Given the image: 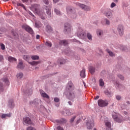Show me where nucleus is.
Returning <instances> with one entry per match:
<instances>
[{
  "instance_id": "a878e982",
  "label": "nucleus",
  "mask_w": 130,
  "mask_h": 130,
  "mask_svg": "<svg viewBox=\"0 0 130 130\" xmlns=\"http://www.w3.org/2000/svg\"><path fill=\"white\" fill-rule=\"evenodd\" d=\"M12 116L11 114H3L2 115V118H6V117H11Z\"/></svg>"
},
{
  "instance_id": "f3484780",
  "label": "nucleus",
  "mask_w": 130,
  "mask_h": 130,
  "mask_svg": "<svg viewBox=\"0 0 130 130\" xmlns=\"http://www.w3.org/2000/svg\"><path fill=\"white\" fill-rule=\"evenodd\" d=\"M102 25H110V21H109L107 18L105 19L104 20H102Z\"/></svg>"
},
{
  "instance_id": "a19ab883",
  "label": "nucleus",
  "mask_w": 130,
  "mask_h": 130,
  "mask_svg": "<svg viewBox=\"0 0 130 130\" xmlns=\"http://www.w3.org/2000/svg\"><path fill=\"white\" fill-rule=\"evenodd\" d=\"M17 6H19V7H22V8H23L24 10H26V7H25V6H24L22 4L18 3Z\"/></svg>"
},
{
  "instance_id": "5fc2aeb1",
  "label": "nucleus",
  "mask_w": 130,
  "mask_h": 130,
  "mask_svg": "<svg viewBox=\"0 0 130 130\" xmlns=\"http://www.w3.org/2000/svg\"><path fill=\"white\" fill-rule=\"evenodd\" d=\"M53 2L55 4H56V3H58V2H59V0H53Z\"/></svg>"
},
{
  "instance_id": "aec40b11",
  "label": "nucleus",
  "mask_w": 130,
  "mask_h": 130,
  "mask_svg": "<svg viewBox=\"0 0 130 130\" xmlns=\"http://www.w3.org/2000/svg\"><path fill=\"white\" fill-rule=\"evenodd\" d=\"M19 62L17 65V68L18 69H24V66H23V61L20 59H19Z\"/></svg>"
},
{
  "instance_id": "f8f14e48",
  "label": "nucleus",
  "mask_w": 130,
  "mask_h": 130,
  "mask_svg": "<svg viewBox=\"0 0 130 130\" xmlns=\"http://www.w3.org/2000/svg\"><path fill=\"white\" fill-rule=\"evenodd\" d=\"M24 29L27 31V32H28V33H30V34H33L34 31L32 28H31L30 26L28 25H24L23 26Z\"/></svg>"
},
{
  "instance_id": "6e6552de",
  "label": "nucleus",
  "mask_w": 130,
  "mask_h": 130,
  "mask_svg": "<svg viewBox=\"0 0 130 130\" xmlns=\"http://www.w3.org/2000/svg\"><path fill=\"white\" fill-rule=\"evenodd\" d=\"M117 30L120 36H122L124 31V27H123V26L121 24L119 25Z\"/></svg>"
},
{
  "instance_id": "338daca9",
  "label": "nucleus",
  "mask_w": 130,
  "mask_h": 130,
  "mask_svg": "<svg viewBox=\"0 0 130 130\" xmlns=\"http://www.w3.org/2000/svg\"><path fill=\"white\" fill-rule=\"evenodd\" d=\"M3 87V83H0V88Z\"/></svg>"
},
{
  "instance_id": "ea45409f",
  "label": "nucleus",
  "mask_w": 130,
  "mask_h": 130,
  "mask_svg": "<svg viewBox=\"0 0 130 130\" xmlns=\"http://www.w3.org/2000/svg\"><path fill=\"white\" fill-rule=\"evenodd\" d=\"M76 116H74L72 118H71V120H70L71 123H73V122H74L75 119H76Z\"/></svg>"
},
{
  "instance_id": "0eeeda50",
  "label": "nucleus",
  "mask_w": 130,
  "mask_h": 130,
  "mask_svg": "<svg viewBox=\"0 0 130 130\" xmlns=\"http://www.w3.org/2000/svg\"><path fill=\"white\" fill-rule=\"evenodd\" d=\"M64 32L65 33H70L72 31V26H71V25L70 24L67 23L64 24Z\"/></svg>"
},
{
  "instance_id": "39448f33",
  "label": "nucleus",
  "mask_w": 130,
  "mask_h": 130,
  "mask_svg": "<svg viewBox=\"0 0 130 130\" xmlns=\"http://www.w3.org/2000/svg\"><path fill=\"white\" fill-rule=\"evenodd\" d=\"M40 6L38 4H34L32 5H31V10L32 11H33V12H34V13H35L36 14H37V15H41V14H40V11L39 10V8H40Z\"/></svg>"
},
{
  "instance_id": "bb28decb",
  "label": "nucleus",
  "mask_w": 130,
  "mask_h": 130,
  "mask_svg": "<svg viewBox=\"0 0 130 130\" xmlns=\"http://www.w3.org/2000/svg\"><path fill=\"white\" fill-rule=\"evenodd\" d=\"M57 63H59L60 64H64V63H66V60L64 59H59L57 60Z\"/></svg>"
},
{
  "instance_id": "9b49d317",
  "label": "nucleus",
  "mask_w": 130,
  "mask_h": 130,
  "mask_svg": "<svg viewBox=\"0 0 130 130\" xmlns=\"http://www.w3.org/2000/svg\"><path fill=\"white\" fill-rule=\"evenodd\" d=\"M67 89H68V90H69V91L74 90L75 86H74V84H73V82H72V81H70L68 83V84L67 86Z\"/></svg>"
},
{
  "instance_id": "393cba45",
  "label": "nucleus",
  "mask_w": 130,
  "mask_h": 130,
  "mask_svg": "<svg viewBox=\"0 0 130 130\" xmlns=\"http://www.w3.org/2000/svg\"><path fill=\"white\" fill-rule=\"evenodd\" d=\"M8 61H10V62H13V61H17V59L15 57H13L12 56H9Z\"/></svg>"
},
{
  "instance_id": "f03ea898",
  "label": "nucleus",
  "mask_w": 130,
  "mask_h": 130,
  "mask_svg": "<svg viewBox=\"0 0 130 130\" xmlns=\"http://www.w3.org/2000/svg\"><path fill=\"white\" fill-rule=\"evenodd\" d=\"M66 10L68 14H71V18H72V19H76V18H77V13H76V10H73L70 6H68L66 8Z\"/></svg>"
},
{
  "instance_id": "c9c22d12",
  "label": "nucleus",
  "mask_w": 130,
  "mask_h": 130,
  "mask_svg": "<svg viewBox=\"0 0 130 130\" xmlns=\"http://www.w3.org/2000/svg\"><path fill=\"white\" fill-rule=\"evenodd\" d=\"M107 52L109 53L110 56H114V54H113V53L111 51H110L109 49H107Z\"/></svg>"
},
{
  "instance_id": "8fccbe9b",
  "label": "nucleus",
  "mask_w": 130,
  "mask_h": 130,
  "mask_svg": "<svg viewBox=\"0 0 130 130\" xmlns=\"http://www.w3.org/2000/svg\"><path fill=\"white\" fill-rule=\"evenodd\" d=\"M4 60V56L0 55V61Z\"/></svg>"
},
{
  "instance_id": "a211bd4d",
  "label": "nucleus",
  "mask_w": 130,
  "mask_h": 130,
  "mask_svg": "<svg viewBox=\"0 0 130 130\" xmlns=\"http://www.w3.org/2000/svg\"><path fill=\"white\" fill-rule=\"evenodd\" d=\"M59 44H60V45H64V46H66V45H68V41L66 40H60L59 42Z\"/></svg>"
},
{
  "instance_id": "864d4df0",
  "label": "nucleus",
  "mask_w": 130,
  "mask_h": 130,
  "mask_svg": "<svg viewBox=\"0 0 130 130\" xmlns=\"http://www.w3.org/2000/svg\"><path fill=\"white\" fill-rule=\"evenodd\" d=\"M34 127H32V126H29V127H27V128H26V130H33V128H34Z\"/></svg>"
},
{
  "instance_id": "ddd939ff",
  "label": "nucleus",
  "mask_w": 130,
  "mask_h": 130,
  "mask_svg": "<svg viewBox=\"0 0 130 130\" xmlns=\"http://www.w3.org/2000/svg\"><path fill=\"white\" fill-rule=\"evenodd\" d=\"M23 121L25 123L27 124H32V121H31V119L29 118V117H25L23 118Z\"/></svg>"
},
{
  "instance_id": "58836bf2",
  "label": "nucleus",
  "mask_w": 130,
  "mask_h": 130,
  "mask_svg": "<svg viewBox=\"0 0 130 130\" xmlns=\"http://www.w3.org/2000/svg\"><path fill=\"white\" fill-rule=\"evenodd\" d=\"M3 81L5 82V83L6 84V85H9V79H8V78H4L3 79Z\"/></svg>"
},
{
  "instance_id": "13d9d810",
  "label": "nucleus",
  "mask_w": 130,
  "mask_h": 130,
  "mask_svg": "<svg viewBox=\"0 0 130 130\" xmlns=\"http://www.w3.org/2000/svg\"><path fill=\"white\" fill-rule=\"evenodd\" d=\"M68 104H69V105H73V103H72V102H71V101L68 102Z\"/></svg>"
},
{
  "instance_id": "052dcab7",
  "label": "nucleus",
  "mask_w": 130,
  "mask_h": 130,
  "mask_svg": "<svg viewBox=\"0 0 130 130\" xmlns=\"http://www.w3.org/2000/svg\"><path fill=\"white\" fill-rule=\"evenodd\" d=\"M29 15H30V16H32V17H34V15H33V14L31 12H29Z\"/></svg>"
},
{
  "instance_id": "c03bdc74",
  "label": "nucleus",
  "mask_w": 130,
  "mask_h": 130,
  "mask_svg": "<svg viewBox=\"0 0 130 130\" xmlns=\"http://www.w3.org/2000/svg\"><path fill=\"white\" fill-rule=\"evenodd\" d=\"M105 93L106 94V95H110L111 92L109 91V90H106L105 91Z\"/></svg>"
},
{
  "instance_id": "473e14b6",
  "label": "nucleus",
  "mask_w": 130,
  "mask_h": 130,
  "mask_svg": "<svg viewBox=\"0 0 130 130\" xmlns=\"http://www.w3.org/2000/svg\"><path fill=\"white\" fill-rule=\"evenodd\" d=\"M24 77V75H23V73H19L17 74V79H22V78Z\"/></svg>"
},
{
  "instance_id": "5701e85b",
  "label": "nucleus",
  "mask_w": 130,
  "mask_h": 130,
  "mask_svg": "<svg viewBox=\"0 0 130 130\" xmlns=\"http://www.w3.org/2000/svg\"><path fill=\"white\" fill-rule=\"evenodd\" d=\"M89 73H90V74H91V75H93V74H94V73H95V68L90 66L89 68Z\"/></svg>"
},
{
  "instance_id": "bf43d9fd",
  "label": "nucleus",
  "mask_w": 130,
  "mask_h": 130,
  "mask_svg": "<svg viewBox=\"0 0 130 130\" xmlns=\"http://www.w3.org/2000/svg\"><path fill=\"white\" fill-rule=\"evenodd\" d=\"M28 1L29 0H22V2H23V3H27L28 2Z\"/></svg>"
},
{
  "instance_id": "e2e57ef3",
  "label": "nucleus",
  "mask_w": 130,
  "mask_h": 130,
  "mask_svg": "<svg viewBox=\"0 0 130 130\" xmlns=\"http://www.w3.org/2000/svg\"><path fill=\"white\" fill-rule=\"evenodd\" d=\"M119 0H113V2H114V3H118Z\"/></svg>"
},
{
  "instance_id": "dca6fc26",
  "label": "nucleus",
  "mask_w": 130,
  "mask_h": 130,
  "mask_svg": "<svg viewBox=\"0 0 130 130\" xmlns=\"http://www.w3.org/2000/svg\"><path fill=\"white\" fill-rule=\"evenodd\" d=\"M69 98L71 100L75 99V98H78V96L74 93V92H70L69 94Z\"/></svg>"
},
{
  "instance_id": "b1692460",
  "label": "nucleus",
  "mask_w": 130,
  "mask_h": 130,
  "mask_svg": "<svg viewBox=\"0 0 130 130\" xmlns=\"http://www.w3.org/2000/svg\"><path fill=\"white\" fill-rule=\"evenodd\" d=\"M56 122L58 123H67V120L64 118H62L60 120H56Z\"/></svg>"
},
{
  "instance_id": "cd10ccee",
  "label": "nucleus",
  "mask_w": 130,
  "mask_h": 130,
  "mask_svg": "<svg viewBox=\"0 0 130 130\" xmlns=\"http://www.w3.org/2000/svg\"><path fill=\"white\" fill-rule=\"evenodd\" d=\"M30 105H35V106H37L38 105V103L37 102V99H35L32 102H30Z\"/></svg>"
},
{
  "instance_id": "7ed1b4c3",
  "label": "nucleus",
  "mask_w": 130,
  "mask_h": 130,
  "mask_svg": "<svg viewBox=\"0 0 130 130\" xmlns=\"http://www.w3.org/2000/svg\"><path fill=\"white\" fill-rule=\"evenodd\" d=\"M112 117L113 119L115 120V121H116V122H119L120 123L121 121H122V116L120 115V114L113 112L112 113Z\"/></svg>"
},
{
  "instance_id": "774afa93",
  "label": "nucleus",
  "mask_w": 130,
  "mask_h": 130,
  "mask_svg": "<svg viewBox=\"0 0 130 130\" xmlns=\"http://www.w3.org/2000/svg\"><path fill=\"white\" fill-rule=\"evenodd\" d=\"M126 103H127V104H129L130 105V102L129 101H127Z\"/></svg>"
},
{
  "instance_id": "4d7b16f0",
  "label": "nucleus",
  "mask_w": 130,
  "mask_h": 130,
  "mask_svg": "<svg viewBox=\"0 0 130 130\" xmlns=\"http://www.w3.org/2000/svg\"><path fill=\"white\" fill-rule=\"evenodd\" d=\"M95 100H97V99H99V95H98L94 98Z\"/></svg>"
},
{
  "instance_id": "680f3d73",
  "label": "nucleus",
  "mask_w": 130,
  "mask_h": 130,
  "mask_svg": "<svg viewBox=\"0 0 130 130\" xmlns=\"http://www.w3.org/2000/svg\"><path fill=\"white\" fill-rule=\"evenodd\" d=\"M83 84H84V86L85 88H87V86L86 85V83L84 82H83Z\"/></svg>"
},
{
  "instance_id": "69168bd1",
  "label": "nucleus",
  "mask_w": 130,
  "mask_h": 130,
  "mask_svg": "<svg viewBox=\"0 0 130 130\" xmlns=\"http://www.w3.org/2000/svg\"><path fill=\"white\" fill-rule=\"evenodd\" d=\"M13 35H14V36H16L17 34L16 32H13Z\"/></svg>"
},
{
  "instance_id": "1a4fd4ad",
  "label": "nucleus",
  "mask_w": 130,
  "mask_h": 130,
  "mask_svg": "<svg viewBox=\"0 0 130 130\" xmlns=\"http://www.w3.org/2000/svg\"><path fill=\"white\" fill-rule=\"evenodd\" d=\"M87 128L88 129H92L94 127V121L93 120H90L86 123Z\"/></svg>"
},
{
  "instance_id": "423d86ee",
  "label": "nucleus",
  "mask_w": 130,
  "mask_h": 130,
  "mask_svg": "<svg viewBox=\"0 0 130 130\" xmlns=\"http://www.w3.org/2000/svg\"><path fill=\"white\" fill-rule=\"evenodd\" d=\"M98 104L100 107H105L108 105V102L107 101L99 100Z\"/></svg>"
},
{
  "instance_id": "412c9836",
  "label": "nucleus",
  "mask_w": 130,
  "mask_h": 130,
  "mask_svg": "<svg viewBox=\"0 0 130 130\" xmlns=\"http://www.w3.org/2000/svg\"><path fill=\"white\" fill-rule=\"evenodd\" d=\"M46 30L48 33H50V32H52V27L50 25H47L46 27Z\"/></svg>"
},
{
  "instance_id": "9d476101",
  "label": "nucleus",
  "mask_w": 130,
  "mask_h": 130,
  "mask_svg": "<svg viewBox=\"0 0 130 130\" xmlns=\"http://www.w3.org/2000/svg\"><path fill=\"white\" fill-rule=\"evenodd\" d=\"M78 6H79L82 10H84V11H90L91 10V7L89 6H87L84 4H81L80 3L78 4Z\"/></svg>"
},
{
  "instance_id": "c85d7f7f",
  "label": "nucleus",
  "mask_w": 130,
  "mask_h": 130,
  "mask_svg": "<svg viewBox=\"0 0 130 130\" xmlns=\"http://www.w3.org/2000/svg\"><path fill=\"white\" fill-rule=\"evenodd\" d=\"M46 46L48 47H51L52 46V43L49 41H46L45 43Z\"/></svg>"
},
{
  "instance_id": "f257e3e1",
  "label": "nucleus",
  "mask_w": 130,
  "mask_h": 130,
  "mask_svg": "<svg viewBox=\"0 0 130 130\" xmlns=\"http://www.w3.org/2000/svg\"><path fill=\"white\" fill-rule=\"evenodd\" d=\"M103 14L105 15L107 18L110 19L113 17V14H112V10L110 9H106L102 11Z\"/></svg>"
},
{
  "instance_id": "603ef678",
  "label": "nucleus",
  "mask_w": 130,
  "mask_h": 130,
  "mask_svg": "<svg viewBox=\"0 0 130 130\" xmlns=\"http://www.w3.org/2000/svg\"><path fill=\"white\" fill-rule=\"evenodd\" d=\"M9 106L12 108L13 107V101H11L10 103H9Z\"/></svg>"
},
{
  "instance_id": "09e8293b",
  "label": "nucleus",
  "mask_w": 130,
  "mask_h": 130,
  "mask_svg": "<svg viewBox=\"0 0 130 130\" xmlns=\"http://www.w3.org/2000/svg\"><path fill=\"white\" fill-rule=\"evenodd\" d=\"M28 57H29V56H28V55L23 56V58H24V59H25V60H27L28 59Z\"/></svg>"
},
{
  "instance_id": "6e6d98bb",
  "label": "nucleus",
  "mask_w": 130,
  "mask_h": 130,
  "mask_svg": "<svg viewBox=\"0 0 130 130\" xmlns=\"http://www.w3.org/2000/svg\"><path fill=\"white\" fill-rule=\"evenodd\" d=\"M40 38V36L39 35H37L36 36V39H39Z\"/></svg>"
},
{
  "instance_id": "6ab92c4d",
  "label": "nucleus",
  "mask_w": 130,
  "mask_h": 130,
  "mask_svg": "<svg viewBox=\"0 0 130 130\" xmlns=\"http://www.w3.org/2000/svg\"><path fill=\"white\" fill-rule=\"evenodd\" d=\"M86 70L85 69H83L80 72V76L81 78H85L86 77Z\"/></svg>"
},
{
  "instance_id": "0e129e2a",
  "label": "nucleus",
  "mask_w": 130,
  "mask_h": 130,
  "mask_svg": "<svg viewBox=\"0 0 130 130\" xmlns=\"http://www.w3.org/2000/svg\"><path fill=\"white\" fill-rule=\"evenodd\" d=\"M80 119H78V120H77V124H78V123H79V122H80Z\"/></svg>"
},
{
  "instance_id": "37998d69",
  "label": "nucleus",
  "mask_w": 130,
  "mask_h": 130,
  "mask_svg": "<svg viewBox=\"0 0 130 130\" xmlns=\"http://www.w3.org/2000/svg\"><path fill=\"white\" fill-rule=\"evenodd\" d=\"M1 46L2 50H5V49H6V46L4 45V44H1Z\"/></svg>"
},
{
  "instance_id": "a18cd8bd",
  "label": "nucleus",
  "mask_w": 130,
  "mask_h": 130,
  "mask_svg": "<svg viewBox=\"0 0 130 130\" xmlns=\"http://www.w3.org/2000/svg\"><path fill=\"white\" fill-rule=\"evenodd\" d=\"M43 2L45 5H49V2H48V0H43Z\"/></svg>"
},
{
  "instance_id": "3c124183",
  "label": "nucleus",
  "mask_w": 130,
  "mask_h": 130,
  "mask_svg": "<svg viewBox=\"0 0 130 130\" xmlns=\"http://www.w3.org/2000/svg\"><path fill=\"white\" fill-rule=\"evenodd\" d=\"M116 98L117 100H120V99H121V96H120V95H117Z\"/></svg>"
},
{
  "instance_id": "f704fd0d",
  "label": "nucleus",
  "mask_w": 130,
  "mask_h": 130,
  "mask_svg": "<svg viewBox=\"0 0 130 130\" xmlns=\"http://www.w3.org/2000/svg\"><path fill=\"white\" fill-rule=\"evenodd\" d=\"M87 38L88 39V40L92 41V35H91V34H90V32H88L87 34Z\"/></svg>"
},
{
  "instance_id": "72a5a7b5",
  "label": "nucleus",
  "mask_w": 130,
  "mask_h": 130,
  "mask_svg": "<svg viewBox=\"0 0 130 130\" xmlns=\"http://www.w3.org/2000/svg\"><path fill=\"white\" fill-rule=\"evenodd\" d=\"M54 12H55V14H56V15H58V16H60V15H61L60 11L56 8H55Z\"/></svg>"
},
{
  "instance_id": "de8ad7c7",
  "label": "nucleus",
  "mask_w": 130,
  "mask_h": 130,
  "mask_svg": "<svg viewBox=\"0 0 130 130\" xmlns=\"http://www.w3.org/2000/svg\"><path fill=\"white\" fill-rule=\"evenodd\" d=\"M57 130H64L63 129V128H62L61 126H58L57 127Z\"/></svg>"
},
{
  "instance_id": "2f4dec72",
  "label": "nucleus",
  "mask_w": 130,
  "mask_h": 130,
  "mask_svg": "<svg viewBox=\"0 0 130 130\" xmlns=\"http://www.w3.org/2000/svg\"><path fill=\"white\" fill-rule=\"evenodd\" d=\"M96 34L98 36H101V35H103V31L98 29L96 31Z\"/></svg>"
},
{
  "instance_id": "e433bc0d",
  "label": "nucleus",
  "mask_w": 130,
  "mask_h": 130,
  "mask_svg": "<svg viewBox=\"0 0 130 130\" xmlns=\"http://www.w3.org/2000/svg\"><path fill=\"white\" fill-rule=\"evenodd\" d=\"M100 86H101V87L104 86V81H103L102 79H100Z\"/></svg>"
},
{
  "instance_id": "4be33fe9",
  "label": "nucleus",
  "mask_w": 130,
  "mask_h": 130,
  "mask_svg": "<svg viewBox=\"0 0 130 130\" xmlns=\"http://www.w3.org/2000/svg\"><path fill=\"white\" fill-rule=\"evenodd\" d=\"M46 14L50 16V15H51V8L48 7V6H46Z\"/></svg>"
},
{
  "instance_id": "2eb2a0df",
  "label": "nucleus",
  "mask_w": 130,
  "mask_h": 130,
  "mask_svg": "<svg viewBox=\"0 0 130 130\" xmlns=\"http://www.w3.org/2000/svg\"><path fill=\"white\" fill-rule=\"evenodd\" d=\"M105 125L107 126V128L108 130H112L113 128L111 127V123L109 121H106L105 122Z\"/></svg>"
},
{
  "instance_id": "4468645a",
  "label": "nucleus",
  "mask_w": 130,
  "mask_h": 130,
  "mask_svg": "<svg viewBox=\"0 0 130 130\" xmlns=\"http://www.w3.org/2000/svg\"><path fill=\"white\" fill-rule=\"evenodd\" d=\"M40 93L42 97H43V98H46L47 99H49V96L48 95H47V94L46 93L44 92V91H43V90H40Z\"/></svg>"
},
{
  "instance_id": "49530a36",
  "label": "nucleus",
  "mask_w": 130,
  "mask_h": 130,
  "mask_svg": "<svg viewBox=\"0 0 130 130\" xmlns=\"http://www.w3.org/2000/svg\"><path fill=\"white\" fill-rule=\"evenodd\" d=\"M54 101L55 102H56V103L59 102V99H58V98H55L54 99Z\"/></svg>"
},
{
  "instance_id": "79ce46f5",
  "label": "nucleus",
  "mask_w": 130,
  "mask_h": 130,
  "mask_svg": "<svg viewBox=\"0 0 130 130\" xmlns=\"http://www.w3.org/2000/svg\"><path fill=\"white\" fill-rule=\"evenodd\" d=\"M114 7H116V4L114 3H112L110 6V8H111L112 9L114 8Z\"/></svg>"
},
{
  "instance_id": "20e7f679",
  "label": "nucleus",
  "mask_w": 130,
  "mask_h": 130,
  "mask_svg": "<svg viewBox=\"0 0 130 130\" xmlns=\"http://www.w3.org/2000/svg\"><path fill=\"white\" fill-rule=\"evenodd\" d=\"M77 36L81 39H84L86 37V32L83 30L81 28L78 29L77 31Z\"/></svg>"
},
{
  "instance_id": "7c9ffc66",
  "label": "nucleus",
  "mask_w": 130,
  "mask_h": 130,
  "mask_svg": "<svg viewBox=\"0 0 130 130\" xmlns=\"http://www.w3.org/2000/svg\"><path fill=\"white\" fill-rule=\"evenodd\" d=\"M31 58L32 60H36L39 59V56L37 55H32Z\"/></svg>"
},
{
  "instance_id": "4c0bfd02",
  "label": "nucleus",
  "mask_w": 130,
  "mask_h": 130,
  "mask_svg": "<svg viewBox=\"0 0 130 130\" xmlns=\"http://www.w3.org/2000/svg\"><path fill=\"white\" fill-rule=\"evenodd\" d=\"M118 78H119V79H120V80H121L122 81H123L124 80V77H123V76L121 75V74H118L117 75Z\"/></svg>"
},
{
  "instance_id": "c756f323",
  "label": "nucleus",
  "mask_w": 130,
  "mask_h": 130,
  "mask_svg": "<svg viewBox=\"0 0 130 130\" xmlns=\"http://www.w3.org/2000/svg\"><path fill=\"white\" fill-rule=\"evenodd\" d=\"M39 62V61H33L32 62H29V64H31V66H37V64H38Z\"/></svg>"
}]
</instances>
